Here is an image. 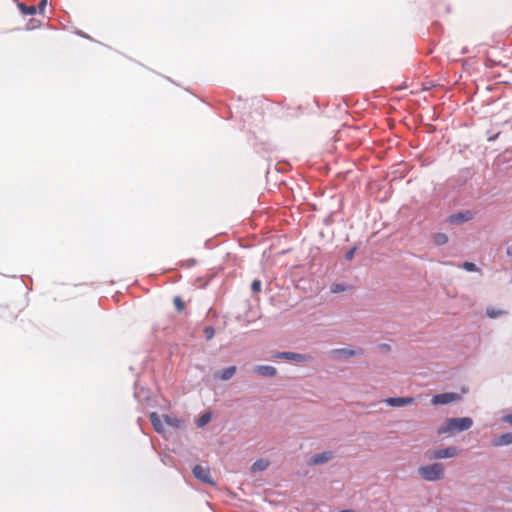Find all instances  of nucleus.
<instances>
[{
    "label": "nucleus",
    "mask_w": 512,
    "mask_h": 512,
    "mask_svg": "<svg viewBox=\"0 0 512 512\" xmlns=\"http://www.w3.org/2000/svg\"><path fill=\"white\" fill-rule=\"evenodd\" d=\"M46 3L47 1L46 0H42L39 4H38V7L37 10H39L40 13H43L45 7H46Z\"/></svg>",
    "instance_id": "nucleus-26"
},
{
    "label": "nucleus",
    "mask_w": 512,
    "mask_h": 512,
    "mask_svg": "<svg viewBox=\"0 0 512 512\" xmlns=\"http://www.w3.org/2000/svg\"><path fill=\"white\" fill-rule=\"evenodd\" d=\"M462 268L469 272H474L478 270L477 266L474 263L468 261L463 262Z\"/></svg>",
    "instance_id": "nucleus-22"
},
{
    "label": "nucleus",
    "mask_w": 512,
    "mask_h": 512,
    "mask_svg": "<svg viewBox=\"0 0 512 512\" xmlns=\"http://www.w3.org/2000/svg\"><path fill=\"white\" fill-rule=\"evenodd\" d=\"M19 8L25 15H33L37 11V8L35 6H26L25 4H20Z\"/></svg>",
    "instance_id": "nucleus-18"
},
{
    "label": "nucleus",
    "mask_w": 512,
    "mask_h": 512,
    "mask_svg": "<svg viewBox=\"0 0 512 512\" xmlns=\"http://www.w3.org/2000/svg\"><path fill=\"white\" fill-rule=\"evenodd\" d=\"M211 421V414L210 413H204L197 419V426L198 427H204Z\"/></svg>",
    "instance_id": "nucleus-17"
},
{
    "label": "nucleus",
    "mask_w": 512,
    "mask_h": 512,
    "mask_svg": "<svg viewBox=\"0 0 512 512\" xmlns=\"http://www.w3.org/2000/svg\"><path fill=\"white\" fill-rule=\"evenodd\" d=\"M164 421L167 425L172 426V427L178 428L181 426V421L177 417H174V416L165 415Z\"/></svg>",
    "instance_id": "nucleus-16"
},
{
    "label": "nucleus",
    "mask_w": 512,
    "mask_h": 512,
    "mask_svg": "<svg viewBox=\"0 0 512 512\" xmlns=\"http://www.w3.org/2000/svg\"><path fill=\"white\" fill-rule=\"evenodd\" d=\"M486 314L490 318H496V317H499V316L505 314V312L502 310H497L495 308H487Z\"/></svg>",
    "instance_id": "nucleus-21"
},
{
    "label": "nucleus",
    "mask_w": 512,
    "mask_h": 512,
    "mask_svg": "<svg viewBox=\"0 0 512 512\" xmlns=\"http://www.w3.org/2000/svg\"><path fill=\"white\" fill-rule=\"evenodd\" d=\"M269 466V462L265 459L257 460L253 463L251 469L253 472L263 471Z\"/></svg>",
    "instance_id": "nucleus-14"
},
{
    "label": "nucleus",
    "mask_w": 512,
    "mask_h": 512,
    "mask_svg": "<svg viewBox=\"0 0 512 512\" xmlns=\"http://www.w3.org/2000/svg\"><path fill=\"white\" fill-rule=\"evenodd\" d=\"M472 219V213L471 212H465V213H456V214H453L449 217V222L450 223H457V224H461V223H464V222H467L469 220Z\"/></svg>",
    "instance_id": "nucleus-12"
},
{
    "label": "nucleus",
    "mask_w": 512,
    "mask_h": 512,
    "mask_svg": "<svg viewBox=\"0 0 512 512\" xmlns=\"http://www.w3.org/2000/svg\"><path fill=\"white\" fill-rule=\"evenodd\" d=\"M448 241V237L446 234L444 233H437L435 234L434 236V242L437 244V245H444L446 244Z\"/></svg>",
    "instance_id": "nucleus-19"
},
{
    "label": "nucleus",
    "mask_w": 512,
    "mask_h": 512,
    "mask_svg": "<svg viewBox=\"0 0 512 512\" xmlns=\"http://www.w3.org/2000/svg\"><path fill=\"white\" fill-rule=\"evenodd\" d=\"M174 306L177 311L182 312L185 309V303L179 296H175L173 299Z\"/></svg>",
    "instance_id": "nucleus-20"
},
{
    "label": "nucleus",
    "mask_w": 512,
    "mask_h": 512,
    "mask_svg": "<svg viewBox=\"0 0 512 512\" xmlns=\"http://www.w3.org/2000/svg\"><path fill=\"white\" fill-rule=\"evenodd\" d=\"M506 253L508 256H512V245H509L506 249Z\"/></svg>",
    "instance_id": "nucleus-29"
},
{
    "label": "nucleus",
    "mask_w": 512,
    "mask_h": 512,
    "mask_svg": "<svg viewBox=\"0 0 512 512\" xmlns=\"http://www.w3.org/2000/svg\"><path fill=\"white\" fill-rule=\"evenodd\" d=\"M235 372H236V367L235 366L227 367V368L222 370V372L220 374V378L222 380H229V379H231L234 376Z\"/></svg>",
    "instance_id": "nucleus-15"
},
{
    "label": "nucleus",
    "mask_w": 512,
    "mask_h": 512,
    "mask_svg": "<svg viewBox=\"0 0 512 512\" xmlns=\"http://www.w3.org/2000/svg\"><path fill=\"white\" fill-rule=\"evenodd\" d=\"M419 475L427 481H437L444 478V466L442 463H433L426 466H421L418 469Z\"/></svg>",
    "instance_id": "nucleus-2"
},
{
    "label": "nucleus",
    "mask_w": 512,
    "mask_h": 512,
    "mask_svg": "<svg viewBox=\"0 0 512 512\" xmlns=\"http://www.w3.org/2000/svg\"><path fill=\"white\" fill-rule=\"evenodd\" d=\"M344 290H345V288L342 285H340V284H336V285H334L332 287V292H334V293H339V292H342Z\"/></svg>",
    "instance_id": "nucleus-25"
},
{
    "label": "nucleus",
    "mask_w": 512,
    "mask_h": 512,
    "mask_svg": "<svg viewBox=\"0 0 512 512\" xmlns=\"http://www.w3.org/2000/svg\"><path fill=\"white\" fill-rule=\"evenodd\" d=\"M458 455V449L454 446L435 449L428 452L429 459H446L453 458Z\"/></svg>",
    "instance_id": "nucleus-3"
},
{
    "label": "nucleus",
    "mask_w": 512,
    "mask_h": 512,
    "mask_svg": "<svg viewBox=\"0 0 512 512\" xmlns=\"http://www.w3.org/2000/svg\"><path fill=\"white\" fill-rule=\"evenodd\" d=\"M333 457V453L330 452V451H326V452H323V453H319V454H316L314 455L312 458H311V461L310 463L313 464V465H320V464H324L326 463L327 461H329L330 459H332Z\"/></svg>",
    "instance_id": "nucleus-9"
},
{
    "label": "nucleus",
    "mask_w": 512,
    "mask_h": 512,
    "mask_svg": "<svg viewBox=\"0 0 512 512\" xmlns=\"http://www.w3.org/2000/svg\"><path fill=\"white\" fill-rule=\"evenodd\" d=\"M384 402L392 407H402L414 402L413 397H389Z\"/></svg>",
    "instance_id": "nucleus-6"
},
{
    "label": "nucleus",
    "mask_w": 512,
    "mask_h": 512,
    "mask_svg": "<svg viewBox=\"0 0 512 512\" xmlns=\"http://www.w3.org/2000/svg\"><path fill=\"white\" fill-rule=\"evenodd\" d=\"M254 369L262 377H274L277 374V370L269 365H258Z\"/></svg>",
    "instance_id": "nucleus-8"
},
{
    "label": "nucleus",
    "mask_w": 512,
    "mask_h": 512,
    "mask_svg": "<svg viewBox=\"0 0 512 512\" xmlns=\"http://www.w3.org/2000/svg\"><path fill=\"white\" fill-rule=\"evenodd\" d=\"M204 334L207 340H211L214 337L215 330L211 326L205 327Z\"/></svg>",
    "instance_id": "nucleus-23"
},
{
    "label": "nucleus",
    "mask_w": 512,
    "mask_h": 512,
    "mask_svg": "<svg viewBox=\"0 0 512 512\" xmlns=\"http://www.w3.org/2000/svg\"><path fill=\"white\" fill-rule=\"evenodd\" d=\"M339 512H355V511L352 509H344V510H340Z\"/></svg>",
    "instance_id": "nucleus-30"
},
{
    "label": "nucleus",
    "mask_w": 512,
    "mask_h": 512,
    "mask_svg": "<svg viewBox=\"0 0 512 512\" xmlns=\"http://www.w3.org/2000/svg\"><path fill=\"white\" fill-rule=\"evenodd\" d=\"M492 444L495 447L512 444V433H504L502 435L495 437L492 441Z\"/></svg>",
    "instance_id": "nucleus-11"
},
{
    "label": "nucleus",
    "mask_w": 512,
    "mask_h": 512,
    "mask_svg": "<svg viewBox=\"0 0 512 512\" xmlns=\"http://www.w3.org/2000/svg\"><path fill=\"white\" fill-rule=\"evenodd\" d=\"M273 357L275 358H283L286 360H293L297 362H303L306 360V356L303 354L293 353V352H278Z\"/></svg>",
    "instance_id": "nucleus-7"
},
{
    "label": "nucleus",
    "mask_w": 512,
    "mask_h": 512,
    "mask_svg": "<svg viewBox=\"0 0 512 512\" xmlns=\"http://www.w3.org/2000/svg\"><path fill=\"white\" fill-rule=\"evenodd\" d=\"M151 424L153 425L155 431L158 433L164 432V425L156 412H152L149 416Z\"/></svg>",
    "instance_id": "nucleus-13"
},
{
    "label": "nucleus",
    "mask_w": 512,
    "mask_h": 512,
    "mask_svg": "<svg viewBox=\"0 0 512 512\" xmlns=\"http://www.w3.org/2000/svg\"><path fill=\"white\" fill-rule=\"evenodd\" d=\"M503 420L509 424H512V415H506L503 417Z\"/></svg>",
    "instance_id": "nucleus-28"
},
{
    "label": "nucleus",
    "mask_w": 512,
    "mask_h": 512,
    "mask_svg": "<svg viewBox=\"0 0 512 512\" xmlns=\"http://www.w3.org/2000/svg\"><path fill=\"white\" fill-rule=\"evenodd\" d=\"M333 354L338 355L340 357L349 358V357H353V356H357V355H362L363 350L362 349L353 350V349H348V348H342V349L333 350Z\"/></svg>",
    "instance_id": "nucleus-10"
},
{
    "label": "nucleus",
    "mask_w": 512,
    "mask_h": 512,
    "mask_svg": "<svg viewBox=\"0 0 512 512\" xmlns=\"http://www.w3.org/2000/svg\"><path fill=\"white\" fill-rule=\"evenodd\" d=\"M261 286H262L261 281L256 279L252 282L251 289L253 292L259 293L261 291Z\"/></svg>",
    "instance_id": "nucleus-24"
},
{
    "label": "nucleus",
    "mask_w": 512,
    "mask_h": 512,
    "mask_svg": "<svg viewBox=\"0 0 512 512\" xmlns=\"http://www.w3.org/2000/svg\"><path fill=\"white\" fill-rule=\"evenodd\" d=\"M473 425V420L470 417L462 418H448L446 421L438 427V435H451L455 432H462L469 430Z\"/></svg>",
    "instance_id": "nucleus-1"
},
{
    "label": "nucleus",
    "mask_w": 512,
    "mask_h": 512,
    "mask_svg": "<svg viewBox=\"0 0 512 512\" xmlns=\"http://www.w3.org/2000/svg\"><path fill=\"white\" fill-rule=\"evenodd\" d=\"M193 474L197 479L201 480L202 482L214 484L211 477L210 469L208 467L196 465L193 469Z\"/></svg>",
    "instance_id": "nucleus-5"
},
{
    "label": "nucleus",
    "mask_w": 512,
    "mask_h": 512,
    "mask_svg": "<svg viewBox=\"0 0 512 512\" xmlns=\"http://www.w3.org/2000/svg\"><path fill=\"white\" fill-rule=\"evenodd\" d=\"M354 252H355V249H351L349 250L347 253H346V259L350 260L353 258V255H354Z\"/></svg>",
    "instance_id": "nucleus-27"
},
{
    "label": "nucleus",
    "mask_w": 512,
    "mask_h": 512,
    "mask_svg": "<svg viewBox=\"0 0 512 512\" xmlns=\"http://www.w3.org/2000/svg\"><path fill=\"white\" fill-rule=\"evenodd\" d=\"M461 399L460 394L455 392H446L434 395L431 399L433 405H446Z\"/></svg>",
    "instance_id": "nucleus-4"
}]
</instances>
